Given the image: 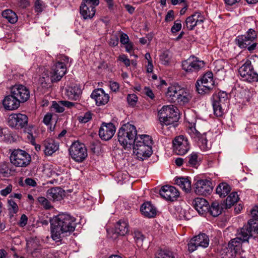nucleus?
Masks as SVG:
<instances>
[{
  "instance_id": "nucleus-55",
  "label": "nucleus",
  "mask_w": 258,
  "mask_h": 258,
  "mask_svg": "<svg viewBox=\"0 0 258 258\" xmlns=\"http://www.w3.org/2000/svg\"><path fill=\"white\" fill-rule=\"evenodd\" d=\"M120 42L123 45L129 42V38L127 35L124 33H121L120 36Z\"/></svg>"
},
{
  "instance_id": "nucleus-17",
  "label": "nucleus",
  "mask_w": 258,
  "mask_h": 258,
  "mask_svg": "<svg viewBox=\"0 0 258 258\" xmlns=\"http://www.w3.org/2000/svg\"><path fill=\"white\" fill-rule=\"evenodd\" d=\"M255 31L252 29H249L246 35L238 36L236 39L237 44L241 48H246L250 44L248 41H253L256 38Z\"/></svg>"
},
{
  "instance_id": "nucleus-22",
  "label": "nucleus",
  "mask_w": 258,
  "mask_h": 258,
  "mask_svg": "<svg viewBox=\"0 0 258 258\" xmlns=\"http://www.w3.org/2000/svg\"><path fill=\"white\" fill-rule=\"evenodd\" d=\"M80 13L84 19L92 18L95 15V8L89 2L84 3L83 1L80 7Z\"/></svg>"
},
{
  "instance_id": "nucleus-42",
  "label": "nucleus",
  "mask_w": 258,
  "mask_h": 258,
  "mask_svg": "<svg viewBox=\"0 0 258 258\" xmlns=\"http://www.w3.org/2000/svg\"><path fill=\"white\" fill-rule=\"evenodd\" d=\"M38 201L45 209H50L52 207L50 205V203L44 197H39Z\"/></svg>"
},
{
  "instance_id": "nucleus-50",
  "label": "nucleus",
  "mask_w": 258,
  "mask_h": 258,
  "mask_svg": "<svg viewBox=\"0 0 258 258\" xmlns=\"http://www.w3.org/2000/svg\"><path fill=\"white\" fill-rule=\"evenodd\" d=\"M236 254L237 253L235 252V251H231V250L227 249L223 258H235Z\"/></svg>"
},
{
  "instance_id": "nucleus-43",
  "label": "nucleus",
  "mask_w": 258,
  "mask_h": 258,
  "mask_svg": "<svg viewBox=\"0 0 258 258\" xmlns=\"http://www.w3.org/2000/svg\"><path fill=\"white\" fill-rule=\"evenodd\" d=\"M127 101L129 105L134 106L138 101V97L135 94H128L127 97Z\"/></svg>"
},
{
  "instance_id": "nucleus-1",
  "label": "nucleus",
  "mask_w": 258,
  "mask_h": 258,
  "mask_svg": "<svg viewBox=\"0 0 258 258\" xmlns=\"http://www.w3.org/2000/svg\"><path fill=\"white\" fill-rule=\"evenodd\" d=\"M75 218L70 215L62 213L50 220L51 237L54 240L62 238L74 231L76 227Z\"/></svg>"
},
{
  "instance_id": "nucleus-30",
  "label": "nucleus",
  "mask_w": 258,
  "mask_h": 258,
  "mask_svg": "<svg viewBox=\"0 0 258 258\" xmlns=\"http://www.w3.org/2000/svg\"><path fill=\"white\" fill-rule=\"evenodd\" d=\"M239 199L236 192H232L226 198L225 201L222 203V208L229 209L231 208Z\"/></svg>"
},
{
  "instance_id": "nucleus-6",
  "label": "nucleus",
  "mask_w": 258,
  "mask_h": 258,
  "mask_svg": "<svg viewBox=\"0 0 258 258\" xmlns=\"http://www.w3.org/2000/svg\"><path fill=\"white\" fill-rule=\"evenodd\" d=\"M72 158L78 162H82L88 156L85 145L79 141L74 142L69 149Z\"/></svg>"
},
{
  "instance_id": "nucleus-59",
  "label": "nucleus",
  "mask_w": 258,
  "mask_h": 258,
  "mask_svg": "<svg viewBox=\"0 0 258 258\" xmlns=\"http://www.w3.org/2000/svg\"><path fill=\"white\" fill-rule=\"evenodd\" d=\"M199 141H201V143H202V146H203V148L204 149H206V150H207V149H210L211 147H210V146H208V145H207V139L206 137V136H204V137L202 138H199Z\"/></svg>"
},
{
  "instance_id": "nucleus-33",
  "label": "nucleus",
  "mask_w": 258,
  "mask_h": 258,
  "mask_svg": "<svg viewBox=\"0 0 258 258\" xmlns=\"http://www.w3.org/2000/svg\"><path fill=\"white\" fill-rule=\"evenodd\" d=\"M231 187L225 182L220 183L217 187L216 192L221 198L225 197L230 192Z\"/></svg>"
},
{
  "instance_id": "nucleus-20",
  "label": "nucleus",
  "mask_w": 258,
  "mask_h": 258,
  "mask_svg": "<svg viewBox=\"0 0 258 258\" xmlns=\"http://www.w3.org/2000/svg\"><path fill=\"white\" fill-rule=\"evenodd\" d=\"M92 98L95 99L96 104L98 106H100L106 104L109 99V96L107 94L105 93L102 89H97L94 90L91 95Z\"/></svg>"
},
{
  "instance_id": "nucleus-4",
  "label": "nucleus",
  "mask_w": 258,
  "mask_h": 258,
  "mask_svg": "<svg viewBox=\"0 0 258 258\" xmlns=\"http://www.w3.org/2000/svg\"><path fill=\"white\" fill-rule=\"evenodd\" d=\"M158 115L161 122L166 125L173 124L174 127L177 126L179 115L173 105L164 106L159 111Z\"/></svg>"
},
{
  "instance_id": "nucleus-12",
  "label": "nucleus",
  "mask_w": 258,
  "mask_h": 258,
  "mask_svg": "<svg viewBox=\"0 0 258 258\" xmlns=\"http://www.w3.org/2000/svg\"><path fill=\"white\" fill-rule=\"evenodd\" d=\"M28 118L25 114L21 113L12 114L8 118V124L12 127L20 129L28 124Z\"/></svg>"
},
{
  "instance_id": "nucleus-21",
  "label": "nucleus",
  "mask_w": 258,
  "mask_h": 258,
  "mask_svg": "<svg viewBox=\"0 0 258 258\" xmlns=\"http://www.w3.org/2000/svg\"><path fill=\"white\" fill-rule=\"evenodd\" d=\"M3 104L6 110H13L17 109L20 106V103L10 91V94L6 96L3 99Z\"/></svg>"
},
{
  "instance_id": "nucleus-24",
  "label": "nucleus",
  "mask_w": 258,
  "mask_h": 258,
  "mask_svg": "<svg viewBox=\"0 0 258 258\" xmlns=\"http://www.w3.org/2000/svg\"><path fill=\"white\" fill-rule=\"evenodd\" d=\"M44 147V152L45 155L50 156L58 149L59 145L54 140L47 139L43 143Z\"/></svg>"
},
{
  "instance_id": "nucleus-34",
  "label": "nucleus",
  "mask_w": 258,
  "mask_h": 258,
  "mask_svg": "<svg viewBox=\"0 0 258 258\" xmlns=\"http://www.w3.org/2000/svg\"><path fill=\"white\" fill-rule=\"evenodd\" d=\"M231 240L233 241V243L236 245V248H241L242 242L248 241V239L245 237V235L241 232L240 229L237 230V237Z\"/></svg>"
},
{
  "instance_id": "nucleus-47",
  "label": "nucleus",
  "mask_w": 258,
  "mask_h": 258,
  "mask_svg": "<svg viewBox=\"0 0 258 258\" xmlns=\"http://www.w3.org/2000/svg\"><path fill=\"white\" fill-rule=\"evenodd\" d=\"M188 163L191 166H196L198 163V155L197 154L194 153L192 154L189 158L188 160Z\"/></svg>"
},
{
  "instance_id": "nucleus-57",
  "label": "nucleus",
  "mask_w": 258,
  "mask_h": 258,
  "mask_svg": "<svg viewBox=\"0 0 258 258\" xmlns=\"http://www.w3.org/2000/svg\"><path fill=\"white\" fill-rule=\"evenodd\" d=\"M233 241L231 240L228 244V247H227V249L231 250V251H235V252L237 253L238 250H239L240 248H236V245L233 243Z\"/></svg>"
},
{
  "instance_id": "nucleus-58",
  "label": "nucleus",
  "mask_w": 258,
  "mask_h": 258,
  "mask_svg": "<svg viewBox=\"0 0 258 258\" xmlns=\"http://www.w3.org/2000/svg\"><path fill=\"white\" fill-rule=\"evenodd\" d=\"M12 190V185L10 184L7 187L1 190V194L3 196H7L8 194L11 192Z\"/></svg>"
},
{
  "instance_id": "nucleus-32",
  "label": "nucleus",
  "mask_w": 258,
  "mask_h": 258,
  "mask_svg": "<svg viewBox=\"0 0 258 258\" xmlns=\"http://www.w3.org/2000/svg\"><path fill=\"white\" fill-rule=\"evenodd\" d=\"M128 232V224L125 221L119 220L115 226V233L120 236L125 235Z\"/></svg>"
},
{
  "instance_id": "nucleus-27",
  "label": "nucleus",
  "mask_w": 258,
  "mask_h": 258,
  "mask_svg": "<svg viewBox=\"0 0 258 258\" xmlns=\"http://www.w3.org/2000/svg\"><path fill=\"white\" fill-rule=\"evenodd\" d=\"M140 211L142 214L148 218H153L156 215V209L150 202H147L143 204L141 207Z\"/></svg>"
},
{
  "instance_id": "nucleus-51",
  "label": "nucleus",
  "mask_w": 258,
  "mask_h": 258,
  "mask_svg": "<svg viewBox=\"0 0 258 258\" xmlns=\"http://www.w3.org/2000/svg\"><path fill=\"white\" fill-rule=\"evenodd\" d=\"M27 222H28V217H27V216L25 214H23L21 216L20 220L19 222L18 223V224L20 227H23L27 225Z\"/></svg>"
},
{
  "instance_id": "nucleus-13",
  "label": "nucleus",
  "mask_w": 258,
  "mask_h": 258,
  "mask_svg": "<svg viewBox=\"0 0 258 258\" xmlns=\"http://www.w3.org/2000/svg\"><path fill=\"white\" fill-rule=\"evenodd\" d=\"M174 151L179 155L185 154L189 149L188 140L183 136L176 137L173 140Z\"/></svg>"
},
{
  "instance_id": "nucleus-35",
  "label": "nucleus",
  "mask_w": 258,
  "mask_h": 258,
  "mask_svg": "<svg viewBox=\"0 0 258 258\" xmlns=\"http://www.w3.org/2000/svg\"><path fill=\"white\" fill-rule=\"evenodd\" d=\"M2 16L12 24H15L18 21V17L16 14L10 9L4 11L2 12Z\"/></svg>"
},
{
  "instance_id": "nucleus-38",
  "label": "nucleus",
  "mask_w": 258,
  "mask_h": 258,
  "mask_svg": "<svg viewBox=\"0 0 258 258\" xmlns=\"http://www.w3.org/2000/svg\"><path fill=\"white\" fill-rule=\"evenodd\" d=\"M67 95L77 100L80 94L82 93V90L79 86L76 85L73 87H69L67 89Z\"/></svg>"
},
{
  "instance_id": "nucleus-2",
  "label": "nucleus",
  "mask_w": 258,
  "mask_h": 258,
  "mask_svg": "<svg viewBox=\"0 0 258 258\" xmlns=\"http://www.w3.org/2000/svg\"><path fill=\"white\" fill-rule=\"evenodd\" d=\"M153 143L152 138L149 135H142L137 137L133 145L134 153L139 160L143 161L151 156Z\"/></svg>"
},
{
  "instance_id": "nucleus-15",
  "label": "nucleus",
  "mask_w": 258,
  "mask_h": 258,
  "mask_svg": "<svg viewBox=\"0 0 258 258\" xmlns=\"http://www.w3.org/2000/svg\"><path fill=\"white\" fill-rule=\"evenodd\" d=\"M66 72L65 64L61 62H57L51 69L49 76L52 83L60 81Z\"/></svg>"
},
{
  "instance_id": "nucleus-3",
  "label": "nucleus",
  "mask_w": 258,
  "mask_h": 258,
  "mask_svg": "<svg viewBox=\"0 0 258 258\" xmlns=\"http://www.w3.org/2000/svg\"><path fill=\"white\" fill-rule=\"evenodd\" d=\"M137 131L135 126L130 123L123 124L118 133V141L124 147L132 146L137 138Z\"/></svg>"
},
{
  "instance_id": "nucleus-45",
  "label": "nucleus",
  "mask_w": 258,
  "mask_h": 258,
  "mask_svg": "<svg viewBox=\"0 0 258 258\" xmlns=\"http://www.w3.org/2000/svg\"><path fill=\"white\" fill-rule=\"evenodd\" d=\"M160 59L164 64H167L169 62L170 57L167 52H164L160 56Z\"/></svg>"
},
{
  "instance_id": "nucleus-60",
  "label": "nucleus",
  "mask_w": 258,
  "mask_h": 258,
  "mask_svg": "<svg viewBox=\"0 0 258 258\" xmlns=\"http://www.w3.org/2000/svg\"><path fill=\"white\" fill-rule=\"evenodd\" d=\"M52 115L51 113H47L44 117L43 122L46 124L48 125L51 120Z\"/></svg>"
},
{
  "instance_id": "nucleus-31",
  "label": "nucleus",
  "mask_w": 258,
  "mask_h": 258,
  "mask_svg": "<svg viewBox=\"0 0 258 258\" xmlns=\"http://www.w3.org/2000/svg\"><path fill=\"white\" fill-rule=\"evenodd\" d=\"M176 183L180 186L186 192H189L191 190V182L188 177H180L176 179Z\"/></svg>"
},
{
  "instance_id": "nucleus-48",
  "label": "nucleus",
  "mask_w": 258,
  "mask_h": 258,
  "mask_svg": "<svg viewBox=\"0 0 258 258\" xmlns=\"http://www.w3.org/2000/svg\"><path fill=\"white\" fill-rule=\"evenodd\" d=\"M181 28V24L180 20H176L174 22L173 26L171 28V32L176 33L179 31Z\"/></svg>"
},
{
  "instance_id": "nucleus-10",
  "label": "nucleus",
  "mask_w": 258,
  "mask_h": 258,
  "mask_svg": "<svg viewBox=\"0 0 258 258\" xmlns=\"http://www.w3.org/2000/svg\"><path fill=\"white\" fill-rule=\"evenodd\" d=\"M205 66L204 61L198 59L194 56L182 61V69L188 73L197 72Z\"/></svg>"
},
{
  "instance_id": "nucleus-46",
  "label": "nucleus",
  "mask_w": 258,
  "mask_h": 258,
  "mask_svg": "<svg viewBox=\"0 0 258 258\" xmlns=\"http://www.w3.org/2000/svg\"><path fill=\"white\" fill-rule=\"evenodd\" d=\"M51 109H53L56 112H62L64 109L62 106L60 105L56 101H53L52 105L51 107Z\"/></svg>"
},
{
  "instance_id": "nucleus-26",
  "label": "nucleus",
  "mask_w": 258,
  "mask_h": 258,
  "mask_svg": "<svg viewBox=\"0 0 258 258\" xmlns=\"http://www.w3.org/2000/svg\"><path fill=\"white\" fill-rule=\"evenodd\" d=\"M64 190L59 187L49 188L47 191V196L48 199L53 201H60L64 196Z\"/></svg>"
},
{
  "instance_id": "nucleus-49",
  "label": "nucleus",
  "mask_w": 258,
  "mask_h": 258,
  "mask_svg": "<svg viewBox=\"0 0 258 258\" xmlns=\"http://www.w3.org/2000/svg\"><path fill=\"white\" fill-rule=\"evenodd\" d=\"M36 243L35 242L34 240H30L27 243V247L28 249H30L31 250H33V251L32 253L34 252L35 251H36L37 250L40 249V248H37L36 247Z\"/></svg>"
},
{
  "instance_id": "nucleus-7",
  "label": "nucleus",
  "mask_w": 258,
  "mask_h": 258,
  "mask_svg": "<svg viewBox=\"0 0 258 258\" xmlns=\"http://www.w3.org/2000/svg\"><path fill=\"white\" fill-rule=\"evenodd\" d=\"M11 163L18 167H26L31 162V156L26 151L22 150L14 151L11 156Z\"/></svg>"
},
{
  "instance_id": "nucleus-14",
  "label": "nucleus",
  "mask_w": 258,
  "mask_h": 258,
  "mask_svg": "<svg viewBox=\"0 0 258 258\" xmlns=\"http://www.w3.org/2000/svg\"><path fill=\"white\" fill-rule=\"evenodd\" d=\"M212 182L208 179L198 180L195 184V192L197 195L206 196L210 195L213 190Z\"/></svg>"
},
{
  "instance_id": "nucleus-53",
  "label": "nucleus",
  "mask_w": 258,
  "mask_h": 258,
  "mask_svg": "<svg viewBox=\"0 0 258 258\" xmlns=\"http://www.w3.org/2000/svg\"><path fill=\"white\" fill-rule=\"evenodd\" d=\"M190 129L198 139L199 138H202L206 135V133H204L203 134H201L199 131H198L196 128V125H195L194 127H191Z\"/></svg>"
},
{
  "instance_id": "nucleus-41",
  "label": "nucleus",
  "mask_w": 258,
  "mask_h": 258,
  "mask_svg": "<svg viewBox=\"0 0 258 258\" xmlns=\"http://www.w3.org/2000/svg\"><path fill=\"white\" fill-rule=\"evenodd\" d=\"M8 204L10 207L9 208V213L10 214L12 213H17L19 210L17 204L12 199L8 200Z\"/></svg>"
},
{
  "instance_id": "nucleus-36",
  "label": "nucleus",
  "mask_w": 258,
  "mask_h": 258,
  "mask_svg": "<svg viewBox=\"0 0 258 258\" xmlns=\"http://www.w3.org/2000/svg\"><path fill=\"white\" fill-rule=\"evenodd\" d=\"M224 209L222 208V203L221 204V207H220L217 202H214L210 207L209 206L207 212H209L213 217H217L222 213V210Z\"/></svg>"
},
{
  "instance_id": "nucleus-8",
  "label": "nucleus",
  "mask_w": 258,
  "mask_h": 258,
  "mask_svg": "<svg viewBox=\"0 0 258 258\" xmlns=\"http://www.w3.org/2000/svg\"><path fill=\"white\" fill-rule=\"evenodd\" d=\"M238 72L244 80L248 82L258 81V75L254 71L249 60H247L239 69Z\"/></svg>"
},
{
  "instance_id": "nucleus-11",
  "label": "nucleus",
  "mask_w": 258,
  "mask_h": 258,
  "mask_svg": "<svg viewBox=\"0 0 258 258\" xmlns=\"http://www.w3.org/2000/svg\"><path fill=\"white\" fill-rule=\"evenodd\" d=\"M11 94L21 103L26 102L30 98L29 90L22 85H15L10 88Z\"/></svg>"
},
{
  "instance_id": "nucleus-64",
  "label": "nucleus",
  "mask_w": 258,
  "mask_h": 258,
  "mask_svg": "<svg viewBox=\"0 0 258 258\" xmlns=\"http://www.w3.org/2000/svg\"><path fill=\"white\" fill-rule=\"evenodd\" d=\"M145 94L146 95H147L148 97H149L152 99H153L154 98L155 96L154 95V93H153L152 90L150 88H149V87H145Z\"/></svg>"
},
{
  "instance_id": "nucleus-28",
  "label": "nucleus",
  "mask_w": 258,
  "mask_h": 258,
  "mask_svg": "<svg viewBox=\"0 0 258 258\" xmlns=\"http://www.w3.org/2000/svg\"><path fill=\"white\" fill-rule=\"evenodd\" d=\"M191 98L190 94L184 88H182L181 91H179L178 95H177L175 100V103L176 102L180 105H183L188 103Z\"/></svg>"
},
{
  "instance_id": "nucleus-61",
  "label": "nucleus",
  "mask_w": 258,
  "mask_h": 258,
  "mask_svg": "<svg viewBox=\"0 0 258 258\" xmlns=\"http://www.w3.org/2000/svg\"><path fill=\"white\" fill-rule=\"evenodd\" d=\"M43 2L40 0H36L35 3V10L37 12H41L42 11V6Z\"/></svg>"
},
{
  "instance_id": "nucleus-18",
  "label": "nucleus",
  "mask_w": 258,
  "mask_h": 258,
  "mask_svg": "<svg viewBox=\"0 0 258 258\" xmlns=\"http://www.w3.org/2000/svg\"><path fill=\"white\" fill-rule=\"evenodd\" d=\"M115 132V127L111 123L103 122L99 131V135L102 140L107 141L110 140Z\"/></svg>"
},
{
  "instance_id": "nucleus-54",
  "label": "nucleus",
  "mask_w": 258,
  "mask_h": 258,
  "mask_svg": "<svg viewBox=\"0 0 258 258\" xmlns=\"http://www.w3.org/2000/svg\"><path fill=\"white\" fill-rule=\"evenodd\" d=\"M118 60L123 62L126 67L130 66V60L124 54L119 55Z\"/></svg>"
},
{
  "instance_id": "nucleus-39",
  "label": "nucleus",
  "mask_w": 258,
  "mask_h": 258,
  "mask_svg": "<svg viewBox=\"0 0 258 258\" xmlns=\"http://www.w3.org/2000/svg\"><path fill=\"white\" fill-rule=\"evenodd\" d=\"M134 238L138 247H141L143 245L144 235L140 231H135Z\"/></svg>"
},
{
  "instance_id": "nucleus-19",
  "label": "nucleus",
  "mask_w": 258,
  "mask_h": 258,
  "mask_svg": "<svg viewBox=\"0 0 258 258\" xmlns=\"http://www.w3.org/2000/svg\"><path fill=\"white\" fill-rule=\"evenodd\" d=\"M245 235V237L249 239L253 234H258V220L250 219L247 225L240 229Z\"/></svg>"
},
{
  "instance_id": "nucleus-63",
  "label": "nucleus",
  "mask_w": 258,
  "mask_h": 258,
  "mask_svg": "<svg viewBox=\"0 0 258 258\" xmlns=\"http://www.w3.org/2000/svg\"><path fill=\"white\" fill-rule=\"evenodd\" d=\"M109 45L111 46H116L118 44V38L117 36H115L111 37L109 41Z\"/></svg>"
},
{
  "instance_id": "nucleus-16",
  "label": "nucleus",
  "mask_w": 258,
  "mask_h": 258,
  "mask_svg": "<svg viewBox=\"0 0 258 258\" xmlns=\"http://www.w3.org/2000/svg\"><path fill=\"white\" fill-rule=\"evenodd\" d=\"M159 194L163 198L171 202L176 200L179 196L178 190L175 187L168 185L163 186Z\"/></svg>"
},
{
  "instance_id": "nucleus-9",
  "label": "nucleus",
  "mask_w": 258,
  "mask_h": 258,
  "mask_svg": "<svg viewBox=\"0 0 258 258\" xmlns=\"http://www.w3.org/2000/svg\"><path fill=\"white\" fill-rule=\"evenodd\" d=\"M209 243L208 236L205 233H201L192 238L188 243V249L190 252L196 250L199 246L207 247Z\"/></svg>"
},
{
  "instance_id": "nucleus-29",
  "label": "nucleus",
  "mask_w": 258,
  "mask_h": 258,
  "mask_svg": "<svg viewBox=\"0 0 258 258\" xmlns=\"http://www.w3.org/2000/svg\"><path fill=\"white\" fill-rule=\"evenodd\" d=\"M182 88L178 86H171L168 88V90L166 93V97L168 100L171 103H175V100L178 95L179 91H181Z\"/></svg>"
},
{
  "instance_id": "nucleus-23",
  "label": "nucleus",
  "mask_w": 258,
  "mask_h": 258,
  "mask_svg": "<svg viewBox=\"0 0 258 258\" xmlns=\"http://www.w3.org/2000/svg\"><path fill=\"white\" fill-rule=\"evenodd\" d=\"M204 21L203 16L200 13L196 12L193 15L189 16L186 19L185 22L188 29L193 30L198 23H202Z\"/></svg>"
},
{
  "instance_id": "nucleus-25",
  "label": "nucleus",
  "mask_w": 258,
  "mask_h": 258,
  "mask_svg": "<svg viewBox=\"0 0 258 258\" xmlns=\"http://www.w3.org/2000/svg\"><path fill=\"white\" fill-rule=\"evenodd\" d=\"M193 205L195 209L200 215H204L208 211L209 203L205 199L196 198L193 201Z\"/></svg>"
},
{
  "instance_id": "nucleus-52",
  "label": "nucleus",
  "mask_w": 258,
  "mask_h": 258,
  "mask_svg": "<svg viewBox=\"0 0 258 258\" xmlns=\"http://www.w3.org/2000/svg\"><path fill=\"white\" fill-rule=\"evenodd\" d=\"M174 19V12L173 10H169L166 15L165 20L166 22H170Z\"/></svg>"
},
{
  "instance_id": "nucleus-44",
  "label": "nucleus",
  "mask_w": 258,
  "mask_h": 258,
  "mask_svg": "<svg viewBox=\"0 0 258 258\" xmlns=\"http://www.w3.org/2000/svg\"><path fill=\"white\" fill-rule=\"evenodd\" d=\"M92 118V113L90 112H86L83 116H79L78 118L80 122L86 123Z\"/></svg>"
},
{
  "instance_id": "nucleus-5",
  "label": "nucleus",
  "mask_w": 258,
  "mask_h": 258,
  "mask_svg": "<svg viewBox=\"0 0 258 258\" xmlns=\"http://www.w3.org/2000/svg\"><path fill=\"white\" fill-rule=\"evenodd\" d=\"M212 105L214 114L221 117L224 113L223 107L227 106L228 103L227 94L224 91H220L218 94L213 95Z\"/></svg>"
},
{
  "instance_id": "nucleus-56",
  "label": "nucleus",
  "mask_w": 258,
  "mask_h": 258,
  "mask_svg": "<svg viewBox=\"0 0 258 258\" xmlns=\"http://www.w3.org/2000/svg\"><path fill=\"white\" fill-rule=\"evenodd\" d=\"M250 213L254 219L258 220V206H254L250 210Z\"/></svg>"
},
{
  "instance_id": "nucleus-37",
  "label": "nucleus",
  "mask_w": 258,
  "mask_h": 258,
  "mask_svg": "<svg viewBox=\"0 0 258 258\" xmlns=\"http://www.w3.org/2000/svg\"><path fill=\"white\" fill-rule=\"evenodd\" d=\"M196 87L198 93L201 95L209 93L213 88L211 86H206V84H204L202 81L199 80L197 81Z\"/></svg>"
},
{
  "instance_id": "nucleus-62",
  "label": "nucleus",
  "mask_w": 258,
  "mask_h": 258,
  "mask_svg": "<svg viewBox=\"0 0 258 258\" xmlns=\"http://www.w3.org/2000/svg\"><path fill=\"white\" fill-rule=\"evenodd\" d=\"M25 183L29 186H31L33 187L36 186L37 185V183L36 181L31 178H27L25 180Z\"/></svg>"
},
{
  "instance_id": "nucleus-40",
  "label": "nucleus",
  "mask_w": 258,
  "mask_h": 258,
  "mask_svg": "<svg viewBox=\"0 0 258 258\" xmlns=\"http://www.w3.org/2000/svg\"><path fill=\"white\" fill-rule=\"evenodd\" d=\"M156 258H174L173 252L168 250H160L157 253Z\"/></svg>"
}]
</instances>
